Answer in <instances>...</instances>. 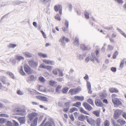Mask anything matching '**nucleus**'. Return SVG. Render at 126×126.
<instances>
[{"instance_id":"nucleus-46","label":"nucleus","mask_w":126,"mask_h":126,"mask_svg":"<svg viewBox=\"0 0 126 126\" xmlns=\"http://www.w3.org/2000/svg\"><path fill=\"white\" fill-rule=\"evenodd\" d=\"M6 124L8 126H12L13 125V123L10 121H7Z\"/></svg>"},{"instance_id":"nucleus-49","label":"nucleus","mask_w":126,"mask_h":126,"mask_svg":"<svg viewBox=\"0 0 126 126\" xmlns=\"http://www.w3.org/2000/svg\"><path fill=\"white\" fill-rule=\"evenodd\" d=\"M117 30L123 35L125 37H126V35L122 31H121V30L119 29H117Z\"/></svg>"},{"instance_id":"nucleus-47","label":"nucleus","mask_w":126,"mask_h":126,"mask_svg":"<svg viewBox=\"0 0 126 126\" xmlns=\"http://www.w3.org/2000/svg\"><path fill=\"white\" fill-rule=\"evenodd\" d=\"M16 58L17 60H20L24 58L22 56H16Z\"/></svg>"},{"instance_id":"nucleus-18","label":"nucleus","mask_w":126,"mask_h":126,"mask_svg":"<svg viewBox=\"0 0 126 126\" xmlns=\"http://www.w3.org/2000/svg\"><path fill=\"white\" fill-rule=\"evenodd\" d=\"M18 120L21 124L24 123L25 122V117H19L18 118Z\"/></svg>"},{"instance_id":"nucleus-25","label":"nucleus","mask_w":126,"mask_h":126,"mask_svg":"<svg viewBox=\"0 0 126 126\" xmlns=\"http://www.w3.org/2000/svg\"><path fill=\"white\" fill-rule=\"evenodd\" d=\"M38 55L40 57H42L44 58H47V56L46 54L42 53L41 52L38 53Z\"/></svg>"},{"instance_id":"nucleus-37","label":"nucleus","mask_w":126,"mask_h":126,"mask_svg":"<svg viewBox=\"0 0 126 126\" xmlns=\"http://www.w3.org/2000/svg\"><path fill=\"white\" fill-rule=\"evenodd\" d=\"M39 79L40 81L42 82H44L45 81V79L42 76L39 77Z\"/></svg>"},{"instance_id":"nucleus-2","label":"nucleus","mask_w":126,"mask_h":126,"mask_svg":"<svg viewBox=\"0 0 126 126\" xmlns=\"http://www.w3.org/2000/svg\"><path fill=\"white\" fill-rule=\"evenodd\" d=\"M14 111L16 115L23 116L26 115V109L24 108H16Z\"/></svg>"},{"instance_id":"nucleus-32","label":"nucleus","mask_w":126,"mask_h":126,"mask_svg":"<svg viewBox=\"0 0 126 126\" xmlns=\"http://www.w3.org/2000/svg\"><path fill=\"white\" fill-rule=\"evenodd\" d=\"M104 126H109L110 125V122L108 120H106L104 122Z\"/></svg>"},{"instance_id":"nucleus-52","label":"nucleus","mask_w":126,"mask_h":126,"mask_svg":"<svg viewBox=\"0 0 126 126\" xmlns=\"http://www.w3.org/2000/svg\"><path fill=\"white\" fill-rule=\"evenodd\" d=\"M123 117L125 119H126V113L121 110V114Z\"/></svg>"},{"instance_id":"nucleus-34","label":"nucleus","mask_w":126,"mask_h":126,"mask_svg":"<svg viewBox=\"0 0 126 126\" xmlns=\"http://www.w3.org/2000/svg\"><path fill=\"white\" fill-rule=\"evenodd\" d=\"M69 89L67 87L64 88L62 90V92L63 93H66L68 91Z\"/></svg>"},{"instance_id":"nucleus-41","label":"nucleus","mask_w":126,"mask_h":126,"mask_svg":"<svg viewBox=\"0 0 126 126\" xmlns=\"http://www.w3.org/2000/svg\"><path fill=\"white\" fill-rule=\"evenodd\" d=\"M46 69L48 70L51 71L52 69V67L50 66H46Z\"/></svg>"},{"instance_id":"nucleus-15","label":"nucleus","mask_w":126,"mask_h":126,"mask_svg":"<svg viewBox=\"0 0 126 126\" xmlns=\"http://www.w3.org/2000/svg\"><path fill=\"white\" fill-rule=\"evenodd\" d=\"M109 90L110 92L111 93H117L119 92L118 89L115 88H111L109 89Z\"/></svg>"},{"instance_id":"nucleus-40","label":"nucleus","mask_w":126,"mask_h":126,"mask_svg":"<svg viewBox=\"0 0 126 126\" xmlns=\"http://www.w3.org/2000/svg\"><path fill=\"white\" fill-rule=\"evenodd\" d=\"M55 19L58 20L60 21L61 20V18L60 16L59 15L57 14L55 17Z\"/></svg>"},{"instance_id":"nucleus-12","label":"nucleus","mask_w":126,"mask_h":126,"mask_svg":"<svg viewBox=\"0 0 126 126\" xmlns=\"http://www.w3.org/2000/svg\"><path fill=\"white\" fill-rule=\"evenodd\" d=\"M28 63L29 65L32 67H36L38 65V63L37 62H34L32 60L29 61Z\"/></svg>"},{"instance_id":"nucleus-3","label":"nucleus","mask_w":126,"mask_h":126,"mask_svg":"<svg viewBox=\"0 0 126 126\" xmlns=\"http://www.w3.org/2000/svg\"><path fill=\"white\" fill-rule=\"evenodd\" d=\"M46 120L47 119L45 118L40 126H55L54 122L51 119H50L47 122L44 124Z\"/></svg>"},{"instance_id":"nucleus-54","label":"nucleus","mask_w":126,"mask_h":126,"mask_svg":"<svg viewBox=\"0 0 126 126\" xmlns=\"http://www.w3.org/2000/svg\"><path fill=\"white\" fill-rule=\"evenodd\" d=\"M46 65H44V64H42L40 65V67L42 68L46 69Z\"/></svg>"},{"instance_id":"nucleus-11","label":"nucleus","mask_w":126,"mask_h":126,"mask_svg":"<svg viewBox=\"0 0 126 126\" xmlns=\"http://www.w3.org/2000/svg\"><path fill=\"white\" fill-rule=\"evenodd\" d=\"M83 105L86 109L90 111L93 109L89 104L86 102H84L83 104Z\"/></svg>"},{"instance_id":"nucleus-4","label":"nucleus","mask_w":126,"mask_h":126,"mask_svg":"<svg viewBox=\"0 0 126 126\" xmlns=\"http://www.w3.org/2000/svg\"><path fill=\"white\" fill-rule=\"evenodd\" d=\"M112 101L114 105L118 106L121 104V103L119 99L115 97L117 95L115 94H113L111 95Z\"/></svg>"},{"instance_id":"nucleus-53","label":"nucleus","mask_w":126,"mask_h":126,"mask_svg":"<svg viewBox=\"0 0 126 126\" xmlns=\"http://www.w3.org/2000/svg\"><path fill=\"white\" fill-rule=\"evenodd\" d=\"M69 117L72 121H74V118L72 114L69 115Z\"/></svg>"},{"instance_id":"nucleus-26","label":"nucleus","mask_w":126,"mask_h":126,"mask_svg":"<svg viewBox=\"0 0 126 126\" xmlns=\"http://www.w3.org/2000/svg\"><path fill=\"white\" fill-rule=\"evenodd\" d=\"M29 80L30 81H32L35 80V78L33 75H31L28 77Z\"/></svg>"},{"instance_id":"nucleus-60","label":"nucleus","mask_w":126,"mask_h":126,"mask_svg":"<svg viewBox=\"0 0 126 126\" xmlns=\"http://www.w3.org/2000/svg\"><path fill=\"white\" fill-rule=\"evenodd\" d=\"M61 88V87L60 85H58L56 89V92H58L59 91V90Z\"/></svg>"},{"instance_id":"nucleus-63","label":"nucleus","mask_w":126,"mask_h":126,"mask_svg":"<svg viewBox=\"0 0 126 126\" xmlns=\"http://www.w3.org/2000/svg\"><path fill=\"white\" fill-rule=\"evenodd\" d=\"M59 75L60 76L62 77L63 76L62 72L61 71L59 70Z\"/></svg>"},{"instance_id":"nucleus-59","label":"nucleus","mask_w":126,"mask_h":126,"mask_svg":"<svg viewBox=\"0 0 126 126\" xmlns=\"http://www.w3.org/2000/svg\"><path fill=\"white\" fill-rule=\"evenodd\" d=\"M124 63V60H123L121 62L120 65V67L122 68L123 66Z\"/></svg>"},{"instance_id":"nucleus-50","label":"nucleus","mask_w":126,"mask_h":126,"mask_svg":"<svg viewBox=\"0 0 126 126\" xmlns=\"http://www.w3.org/2000/svg\"><path fill=\"white\" fill-rule=\"evenodd\" d=\"M0 117H8L9 116L8 115L3 113H2L0 114Z\"/></svg>"},{"instance_id":"nucleus-30","label":"nucleus","mask_w":126,"mask_h":126,"mask_svg":"<svg viewBox=\"0 0 126 126\" xmlns=\"http://www.w3.org/2000/svg\"><path fill=\"white\" fill-rule=\"evenodd\" d=\"M59 71V69L57 68L54 69L53 71V73L55 75H57L58 74V72Z\"/></svg>"},{"instance_id":"nucleus-16","label":"nucleus","mask_w":126,"mask_h":126,"mask_svg":"<svg viewBox=\"0 0 126 126\" xmlns=\"http://www.w3.org/2000/svg\"><path fill=\"white\" fill-rule=\"evenodd\" d=\"M43 62L45 63L51 65L54 64V62L51 61L44 59L43 60Z\"/></svg>"},{"instance_id":"nucleus-51","label":"nucleus","mask_w":126,"mask_h":126,"mask_svg":"<svg viewBox=\"0 0 126 126\" xmlns=\"http://www.w3.org/2000/svg\"><path fill=\"white\" fill-rule=\"evenodd\" d=\"M16 46V44H10L9 46V47L10 48H14Z\"/></svg>"},{"instance_id":"nucleus-8","label":"nucleus","mask_w":126,"mask_h":126,"mask_svg":"<svg viewBox=\"0 0 126 126\" xmlns=\"http://www.w3.org/2000/svg\"><path fill=\"white\" fill-rule=\"evenodd\" d=\"M24 69L25 71L28 74H30L32 73V72L30 68L27 64L24 65Z\"/></svg>"},{"instance_id":"nucleus-45","label":"nucleus","mask_w":126,"mask_h":126,"mask_svg":"<svg viewBox=\"0 0 126 126\" xmlns=\"http://www.w3.org/2000/svg\"><path fill=\"white\" fill-rule=\"evenodd\" d=\"M6 121V120L3 118L0 119V124H3L5 123Z\"/></svg>"},{"instance_id":"nucleus-39","label":"nucleus","mask_w":126,"mask_h":126,"mask_svg":"<svg viewBox=\"0 0 126 126\" xmlns=\"http://www.w3.org/2000/svg\"><path fill=\"white\" fill-rule=\"evenodd\" d=\"M75 91V94H77L78 92H80L81 90L79 88H76L74 89Z\"/></svg>"},{"instance_id":"nucleus-17","label":"nucleus","mask_w":126,"mask_h":126,"mask_svg":"<svg viewBox=\"0 0 126 126\" xmlns=\"http://www.w3.org/2000/svg\"><path fill=\"white\" fill-rule=\"evenodd\" d=\"M75 99L76 100L83 101L84 99V97L83 96H75L74 97Z\"/></svg>"},{"instance_id":"nucleus-13","label":"nucleus","mask_w":126,"mask_h":126,"mask_svg":"<svg viewBox=\"0 0 126 126\" xmlns=\"http://www.w3.org/2000/svg\"><path fill=\"white\" fill-rule=\"evenodd\" d=\"M95 103L96 105L98 107H102L104 105L101 101L99 99H96L95 100Z\"/></svg>"},{"instance_id":"nucleus-62","label":"nucleus","mask_w":126,"mask_h":126,"mask_svg":"<svg viewBox=\"0 0 126 126\" xmlns=\"http://www.w3.org/2000/svg\"><path fill=\"white\" fill-rule=\"evenodd\" d=\"M65 25L67 27V28H68V22L67 20L65 21Z\"/></svg>"},{"instance_id":"nucleus-36","label":"nucleus","mask_w":126,"mask_h":126,"mask_svg":"<svg viewBox=\"0 0 126 126\" xmlns=\"http://www.w3.org/2000/svg\"><path fill=\"white\" fill-rule=\"evenodd\" d=\"M44 89V87L40 85L39 86V87H38V90L41 91H43Z\"/></svg>"},{"instance_id":"nucleus-22","label":"nucleus","mask_w":126,"mask_h":126,"mask_svg":"<svg viewBox=\"0 0 126 126\" xmlns=\"http://www.w3.org/2000/svg\"><path fill=\"white\" fill-rule=\"evenodd\" d=\"M107 95V94L105 92H103L100 94L99 96L101 98V99H102L105 98Z\"/></svg>"},{"instance_id":"nucleus-48","label":"nucleus","mask_w":126,"mask_h":126,"mask_svg":"<svg viewBox=\"0 0 126 126\" xmlns=\"http://www.w3.org/2000/svg\"><path fill=\"white\" fill-rule=\"evenodd\" d=\"M41 100L44 101H47V100L46 97L45 96H42Z\"/></svg>"},{"instance_id":"nucleus-23","label":"nucleus","mask_w":126,"mask_h":126,"mask_svg":"<svg viewBox=\"0 0 126 126\" xmlns=\"http://www.w3.org/2000/svg\"><path fill=\"white\" fill-rule=\"evenodd\" d=\"M80 48L83 50H88L87 47H86L83 44L80 45Z\"/></svg>"},{"instance_id":"nucleus-6","label":"nucleus","mask_w":126,"mask_h":126,"mask_svg":"<svg viewBox=\"0 0 126 126\" xmlns=\"http://www.w3.org/2000/svg\"><path fill=\"white\" fill-rule=\"evenodd\" d=\"M59 41L62 43L61 45L63 46H64L65 45L64 41L68 43L70 41V39L67 38H65L64 36H62L59 39Z\"/></svg>"},{"instance_id":"nucleus-1","label":"nucleus","mask_w":126,"mask_h":126,"mask_svg":"<svg viewBox=\"0 0 126 126\" xmlns=\"http://www.w3.org/2000/svg\"><path fill=\"white\" fill-rule=\"evenodd\" d=\"M28 116L30 120H33V122L31 126H36L37 123L38 119V114L37 112H33L28 114Z\"/></svg>"},{"instance_id":"nucleus-55","label":"nucleus","mask_w":126,"mask_h":126,"mask_svg":"<svg viewBox=\"0 0 126 126\" xmlns=\"http://www.w3.org/2000/svg\"><path fill=\"white\" fill-rule=\"evenodd\" d=\"M40 32H41V33L42 34L43 36L45 38H46L47 37L46 36V34L44 32L42 31H41Z\"/></svg>"},{"instance_id":"nucleus-61","label":"nucleus","mask_w":126,"mask_h":126,"mask_svg":"<svg viewBox=\"0 0 126 126\" xmlns=\"http://www.w3.org/2000/svg\"><path fill=\"white\" fill-rule=\"evenodd\" d=\"M111 70L114 72H115L116 70V69L115 67H112L111 69Z\"/></svg>"},{"instance_id":"nucleus-27","label":"nucleus","mask_w":126,"mask_h":126,"mask_svg":"<svg viewBox=\"0 0 126 126\" xmlns=\"http://www.w3.org/2000/svg\"><path fill=\"white\" fill-rule=\"evenodd\" d=\"M81 104V103L80 102H77L76 103L72 105V106L79 107L80 106Z\"/></svg>"},{"instance_id":"nucleus-24","label":"nucleus","mask_w":126,"mask_h":126,"mask_svg":"<svg viewBox=\"0 0 126 126\" xmlns=\"http://www.w3.org/2000/svg\"><path fill=\"white\" fill-rule=\"evenodd\" d=\"M57 83V82L53 80H50L49 82V84L51 86H54Z\"/></svg>"},{"instance_id":"nucleus-31","label":"nucleus","mask_w":126,"mask_h":126,"mask_svg":"<svg viewBox=\"0 0 126 126\" xmlns=\"http://www.w3.org/2000/svg\"><path fill=\"white\" fill-rule=\"evenodd\" d=\"M88 102L92 106H94V104L93 100L91 99H89L87 100Z\"/></svg>"},{"instance_id":"nucleus-14","label":"nucleus","mask_w":126,"mask_h":126,"mask_svg":"<svg viewBox=\"0 0 126 126\" xmlns=\"http://www.w3.org/2000/svg\"><path fill=\"white\" fill-rule=\"evenodd\" d=\"M101 123V118H97L95 120V126H100Z\"/></svg>"},{"instance_id":"nucleus-21","label":"nucleus","mask_w":126,"mask_h":126,"mask_svg":"<svg viewBox=\"0 0 126 126\" xmlns=\"http://www.w3.org/2000/svg\"><path fill=\"white\" fill-rule=\"evenodd\" d=\"M86 118L85 116L83 115H81L78 117V119L81 121H83Z\"/></svg>"},{"instance_id":"nucleus-19","label":"nucleus","mask_w":126,"mask_h":126,"mask_svg":"<svg viewBox=\"0 0 126 126\" xmlns=\"http://www.w3.org/2000/svg\"><path fill=\"white\" fill-rule=\"evenodd\" d=\"M81 113L88 115H89V113L87 111L85 110L84 109L82 108H80L79 109Z\"/></svg>"},{"instance_id":"nucleus-10","label":"nucleus","mask_w":126,"mask_h":126,"mask_svg":"<svg viewBox=\"0 0 126 126\" xmlns=\"http://www.w3.org/2000/svg\"><path fill=\"white\" fill-rule=\"evenodd\" d=\"M85 117L87 120V121L88 123L91 125H93L95 126V124H94V120L92 118H89V117L87 116H85Z\"/></svg>"},{"instance_id":"nucleus-5","label":"nucleus","mask_w":126,"mask_h":126,"mask_svg":"<svg viewBox=\"0 0 126 126\" xmlns=\"http://www.w3.org/2000/svg\"><path fill=\"white\" fill-rule=\"evenodd\" d=\"M117 123L113 122L112 123L113 126H122L126 123L125 121L121 119H118L117 121Z\"/></svg>"},{"instance_id":"nucleus-38","label":"nucleus","mask_w":126,"mask_h":126,"mask_svg":"<svg viewBox=\"0 0 126 126\" xmlns=\"http://www.w3.org/2000/svg\"><path fill=\"white\" fill-rule=\"evenodd\" d=\"M69 92L71 93V94L72 95L76 94H75V91L74 90V89H72L70 90L69 91Z\"/></svg>"},{"instance_id":"nucleus-35","label":"nucleus","mask_w":126,"mask_h":126,"mask_svg":"<svg viewBox=\"0 0 126 126\" xmlns=\"http://www.w3.org/2000/svg\"><path fill=\"white\" fill-rule=\"evenodd\" d=\"M118 51H116L114 52L113 56V58L114 59H115L116 57L118 55Z\"/></svg>"},{"instance_id":"nucleus-29","label":"nucleus","mask_w":126,"mask_h":126,"mask_svg":"<svg viewBox=\"0 0 126 126\" xmlns=\"http://www.w3.org/2000/svg\"><path fill=\"white\" fill-rule=\"evenodd\" d=\"M7 74L9 75L12 78L14 79V74L11 72L8 71L6 72Z\"/></svg>"},{"instance_id":"nucleus-42","label":"nucleus","mask_w":126,"mask_h":126,"mask_svg":"<svg viewBox=\"0 0 126 126\" xmlns=\"http://www.w3.org/2000/svg\"><path fill=\"white\" fill-rule=\"evenodd\" d=\"M85 17L87 19H89V13H88L86 12L84 13Z\"/></svg>"},{"instance_id":"nucleus-43","label":"nucleus","mask_w":126,"mask_h":126,"mask_svg":"<svg viewBox=\"0 0 126 126\" xmlns=\"http://www.w3.org/2000/svg\"><path fill=\"white\" fill-rule=\"evenodd\" d=\"M87 86L88 89H91V85L90 83L88 81H87Z\"/></svg>"},{"instance_id":"nucleus-44","label":"nucleus","mask_w":126,"mask_h":126,"mask_svg":"<svg viewBox=\"0 0 126 126\" xmlns=\"http://www.w3.org/2000/svg\"><path fill=\"white\" fill-rule=\"evenodd\" d=\"M70 103V102H66L64 103V105L65 107H69V106Z\"/></svg>"},{"instance_id":"nucleus-58","label":"nucleus","mask_w":126,"mask_h":126,"mask_svg":"<svg viewBox=\"0 0 126 126\" xmlns=\"http://www.w3.org/2000/svg\"><path fill=\"white\" fill-rule=\"evenodd\" d=\"M69 107H66V108H64L63 110V111L66 112L69 109Z\"/></svg>"},{"instance_id":"nucleus-56","label":"nucleus","mask_w":126,"mask_h":126,"mask_svg":"<svg viewBox=\"0 0 126 126\" xmlns=\"http://www.w3.org/2000/svg\"><path fill=\"white\" fill-rule=\"evenodd\" d=\"M25 54L28 57H31L32 56L31 54L28 52L25 53Z\"/></svg>"},{"instance_id":"nucleus-28","label":"nucleus","mask_w":126,"mask_h":126,"mask_svg":"<svg viewBox=\"0 0 126 126\" xmlns=\"http://www.w3.org/2000/svg\"><path fill=\"white\" fill-rule=\"evenodd\" d=\"M77 110L78 109L76 108L75 107H73L70 109L69 112L70 113H71L75 111H77Z\"/></svg>"},{"instance_id":"nucleus-33","label":"nucleus","mask_w":126,"mask_h":126,"mask_svg":"<svg viewBox=\"0 0 126 126\" xmlns=\"http://www.w3.org/2000/svg\"><path fill=\"white\" fill-rule=\"evenodd\" d=\"M19 72L22 75H25V73L23 71L22 67H21L19 70Z\"/></svg>"},{"instance_id":"nucleus-20","label":"nucleus","mask_w":126,"mask_h":126,"mask_svg":"<svg viewBox=\"0 0 126 126\" xmlns=\"http://www.w3.org/2000/svg\"><path fill=\"white\" fill-rule=\"evenodd\" d=\"M100 111L98 110H95L93 111L92 113L97 117H99L100 116Z\"/></svg>"},{"instance_id":"nucleus-7","label":"nucleus","mask_w":126,"mask_h":126,"mask_svg":"<svg viewBox=\"0 0 126 126\" xmlns=\"http://www.w3.org/2000/svg\"><path fill=\"white\" fill-rule=\"evenodd\" d=\"M121 114V110H115L113 115V118L115 119H117Z\"/></svg>"},{"instance_id":"nucleus-57","label":"nucleus","mask_w":126,"mask_h":126,"mask_svg":"<svg viewBox=\"0 0 126 126\" xmlns=\"http://www.w3.org/2000/svg\"><path fill=\"white\" fill-rule=\"evenodd\" d=\"M108 47V50H112L113 49V47L110 45H109Z\"/></svg>"},{"instance_id":"nucleus-64","label":"nucleus","mask_w":126,"mask_h":126,"mask_svg":"<svg viewBox=\"0 0 126 126\" xmlns=\"http://www.w3.org/2000/svg\"><path fill=\"white\" fill-rule=\"evenodd\" d=\"M103 103H105L106 104H108V102L107 99H104L103 100Z\"/></svg>"},{"instance_id":"nucleus-9","label":"nucleus","mask_w":126,"mask_h":126,"mask_svg":"<svg viewBox=\"0 0 126 126\" xmlns=\"http://www.w3.org/2000/svg\"><path fill=\"white\" fill-rule=\"evenodd\" d=\"M55 11L57 12L59 11V13L61 15L62 14V7L60 5H55L54 7Z\"/></svg>"}]
</instances>
